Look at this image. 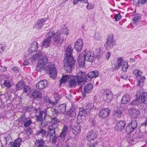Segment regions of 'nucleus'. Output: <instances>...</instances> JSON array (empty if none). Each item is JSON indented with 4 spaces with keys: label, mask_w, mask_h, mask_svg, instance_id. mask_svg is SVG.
<instances>
[{
    "label": "nucleus",
    "mask_w": 147,
    "mask_h": 147,
    "mask_svg": "<svg viewBox=\"0 0 147 147\" xmlns=\"http://www.w3.org/2000/svg\"><path fill=\"white\" fill-rule=\"evenodd\" d=\"M48 61L47 56H44L38 61L36 70L39 72L45 70L46 72L49 74L51 78L54 79L57 76L55 67L54 65L51 63H47Z\"/></svg>",
    "instance_id": "f257e3e1"
},
{
    "label": "nucleus",
    "mask_w": 147,
    "mask_h": 147,
    "mask_svg": "<svg viewBox=\"0 0 147 147\" xmlns=\"http://www.w3.org/2000/svg\"><path fill=\"white\" fill-rule=\"evenodd\" d=\"M72 47L69 45L66 50V59L64 64V68L68 73H70L75 63L72 55Z\"/></svg>",
    "instance_id": "f03ea898"
},
{
    "label": "nucleus",
    "mask_w": 147,
    "mask_h": 147,
    "mask_svg": "<svg viewBox=\"0 0 147 147\" xmlns=\"http://www.w3.org/2000/svg\"><path fill=\"white\" fill-rule=\"evenodd\" d=\"M83 72L81 71L77 74V82L76 80V78L73 77L71 78L69 80V87L74 88L76 87L77 83L78 85L80 86L82 90V86L83 84Z\"/></svg>",
    "instance_id": "7ed1b4c3"
},
{
    "label": "nucleus",
    "mask_w": 147,
    "mask_h": 147,
    "mask_svg": "<svg viewBox=\"0 0 147 147\" xmlns=\"http://www.w3.org/2000/svg\"><path fill=\"white\" fill-rule=\"evenodd\" d=\"M57 125H49L48 127V129L49 132L47 134L46 137L49 136V140L53 143L56 142V138L55 137V129L57 128Z\"/></svg>",
    "instance_id": "20e7f679"
},
{
    "label": "nucleus",
    "mask_w": 147,
    "mask_h": 147,
    "mask_svg": "<svg viewBox=\"0 0 147 147\" xmlns=\"http://www.w3.org/2000/svg\"><path fill=\"white\" fill-rule=\"evenodd\" d=\"M113 35L112 34H109L107 36V41L104 45L106 50H110L114 46L115 42L113 39Z\"/></svg>",
    "instance_id": "39448f33"
},
{
    "label": "nucleus",
    "mask_w": 147,
    "mask_h": 147,
    "mask_svg": "<svg viewBox=\"0 0 147 147\" xmlns=\"http://www.w3.org/2000/svg\"><path fill=\"white\" fill-rule=\"evenodd\" d=\"M53 32L52 31H49L46 34L45 38L44 40L42 46L44 48H47L50 46L51 42V38L53 35Z\"/></svg>",
    "instance_id": "423d86ee"
},
{
    "label": "nucleus",
    "mask_w": 147,
    "mask_h": 147,
    "mask_svg": "<svg viewBox=\"0 0 147 147\" xmlns=\"http://www.w3.org/2000/svg\"><path fill=\"white\" fill-rule=\"evenodd\" d=\"M50 31H52L53 32V35L52 36L53 37V40L57 44L60 45L62 43L64 38H63V36H61V33L59 32H57L55 33V32L52 30H51Z\"/></svg>",
    "instance_id": "0eeeda50"
},
{
    "label": "nucleus",
    "mask_w": 147,
    "mask_h": 147,
    "mask_svg": "<svg viewBox=\"0 0 147 147\" xmlns=\"http://www.w3.org/2000/svg\"><path fill=\"white\" fill-rule=\"evenodd\" d=\"M103 98L105 102L107 103L110 102L113 98L111 91L108 89L104 90L103 93Z\"/></svg>",
    "instance_id": "6e6552de"
},
{
    "label": "nucleus",
    "mask_w": 147,
    "mask_h": 147,
    "mask_svg": "<svg viewBox=\"0 0 147 147\" xmlns=\"http://www.w3.org/2000/svg\"><path fill=\"white\" fill-rule=\"evenodd\" d=\"M137 98L141 97V101L145 104H147V92H143L142 90H138L136 93Z\"/></svg>",
    "instance_id": "1a4fd4ad"
},
{
    "label": "nucleus",
    "mask_w": 147,
    "mask_h": 147,
    "mask_svg": "<svg viewBox=\"0 0 147 147\" xmlns=\"http://www.w3.org/2000/svg\"><path fill=\"white\" fill-rule=\"evenodd\" d=\"M137 123L136 120H133L130 123L126 128V131L128 134L132 132L136 127Z\"/></svg>",
    "instance_id": "9d476101"
},
{
    "label": "nucleus",
    "mask_w": 147,
    "mask_h": 147,
    "mask_svg": "<svg viewBox=\"0 0 147 147\" xmlns=\"http://www.w3.org/2000/svg\"><path fill=\"white\" fill-rule=\"evenodd\" d=\"M49 22L46 19L42 18L37 20L34 28L37 29L38 30L40 29L43 26V24H48Z\"/></svg>",
    "instance_id": "9b49d317"
},
{
    "label": "nucleus",
    "mask_w": 147,
    "mask_h": 147,
    "mask_svg": "<svg viewBox=\"0 0 147 147\" xmlns=\"http://www.w3.org/2000/svg\"><path fill=\"white\" fill-rule=\"evenodd\" d=\"M44 56H46L42 53L41 51H38L34 55L30 56L31 57H30V59L31 62H33L36 61H37L42 59L43 57H44Z\"/></svg>",
    "instance_id": "f8f14e48"
},
{
    "label": "nucleus",
    "mask_w": 147,
    "mask_h": 147,
    "mask_svg": "<svg viewBox=\"0 0 147 147\" xmlns=\"http://www.w3.org/2000/svg\"><path fill=\"white\" fill-rule=\"evenodd\" d=\"M85 54H83V57H84L85 61L91 62L94 59V56L93 55V53H91L90 51H84Z\"/></svg>",
    "instance_id": "ddd939ff"
},
{
    "label": "nucleus",
    "mask_w": 147,
    "mask_h": 147,
    "mask_svg": "<svg viewBox=\"0 0 147 147\" xmlns=\"http://www.w3.org/2000/svg\"><path fill=\"white\" fill-rule=\"evenodd\" d=\"M110 112L109 109L104 108L99 111V117L102 119L105 118L109 115Z\"/></svg>",
    "instance_id": "4468645a"
},
{
    "label": "nucleus",
    "mask_w": 147,
    "mask_h": 147,
    "mask_svg": "<svg viewBox=\"0 0 147 147\" xmlns=\"http://www.w3.org/2000/svg\"><path fill=\"white\" fill-rule=\"evenodd\" d=\"M31 95L35 100H39L42 98V94L41 91L34 89L31 93Z\"/></svg>",
    "instance_id": "2eb2a0df"
},
{
    "label": "nucleus",
    "mask_w": 147,
    "mask_h": 147,
    "mask_svg": "<svg viewBox=\"0 0 147 147\" xmlns=\"http://www.w3.org/2000/svg\"><path fill=\"white\" fill-rule=\"evenodd\" d=\"M97 136V132L96 130L94 129L88 132L86 138L89 141L93 140L96 138Z\"/></svg>",
    "instance_id": "dca6fc26"
},
{
    "label": "nucleus",
    "mask_w": 147,
    "mask_h": 147,
    "mask_svg": "<svg viewBox=\"0 0 147 147\" xmlns=\"http://www.w3.org/2000/svg\"><path fill=\"white\" fill-rule=\"evenodd\" d=\"M94 105V103L92 102L88 103L85 106L84 108H83V116L86 117L88 116V113L92 108Z\"/></svg>",
    "instance_id": "f3484780"
},
{
    "label": "nucleus",
    "mask_w": 147,
    "mask_h": 147,
    "mask_svg": "<svg viewBox=\"0 0 147 147\" xmlns=\"http://www.w3.org/2000/svg\"><path fill=\"white\" fill-rule=\"evenodd\" d=\"M38 47V44L37 41H35L30 45L28 51L29 53L32 54L36 51Z\"/></svg>",
    "instance_id": "a211bd4d"
},
{
    "label": "nucleus",
    "mask_w": 147,
    "mask_h": 147,
    "mask_svg": "<svg viewBox=\"0 0 147 147\" xmlns=\"http://www.w3.org/2000/svg\"><path fill=\"white\" fill-rule=\"evenodd\" d=\"M20 119L21 121L24 123V125L25 128L29 126L32 122L31 119L28 117L27 118L25 115L21 117Z\"/></svg>",
    "instance_id": "6ab92c4d"
},
{
    "label": "nucleus",
    "mask_w": 147,
    "mask_h": 147,
    "mask_svg": "<svg viewBox=\"0 0 147 147\" xmlns=\"http://www.w3.org/2000/svg\"><path fill=\"white\" fill-rule=\"evenodd\" d=\"M125 123L123 121H120L117 123L115 128L118 132H119L124 129L125 128Z\"/></svg>",
    "instance_id": "aec40b11"
},
{
    "label": "nucleus",
    "mask_w": 147,
    "mask_h": 147,
    "mask_svg": "<svg viewBox=\"0 0 147 147\" xmlns=\"http://www.w3.org/2000/svg\"><path fill=\"white\" fill-rule=\"evenodd\" d=\"M83 45L82 39H78L74 45V48L77 52H80L82 50Z\"/></svg>",
    "instance_id": "412c9836"
},
{
    "label": "nucleus",
    "mask_w": 147,
    "mask_h": 147,
    "mask_svg": "<svg viewBox=\"0 0 147 147\" xmlns=\"http://www.w3.org/2000/svg\"><path fill=\"white\" fill-rule=\"evenodd\" d=\"M93 88L92 84L88 83L85 86L84 89L83 93V98L86 96V94L90 92Z\"/></svg>",
    "instance_id": "4be33fe9"
},
{
    "label": "nucleus",
    "mask_w": 147,
    "mask_h": 147,
    "mask_svg": "<svg viewBox=\"0 0 147 147\" xmlns=\"http://www.w3.org/2000/svg\"><path fill=\"white\" fill-rule=\"evenodd\" d=\"M47 115V111L46 109L40 111L36 117L37 121H41L45 119Z\"/></svg>",
    "instance_id": "5701e85b"
},
{
    "label": "nucleus",
    "mask_w": 147,
    "mask_h": 147,
    "mask_svg": "<svg viewBox=\"0 0 147 147\" xmlns=\"http://www.w3.org/2000/svg\"><path fill=\"white\" fill-rule=\"evenodd\" d=\"M47 82L46 80H43L39 81L36 85V88L39 89H42L47 87Z\"/></svg>",
    "instance_id": "b1692460"
},
{
    "label": "nucleus",
    "mask_w": 147,
    "mask_h": 147,
    "mask_svg": "<svg viewBox=\"0 0 147 147\" xmlns=\"http://www.w3.org/2000/svg\"><path fill=\"white\" fill-rule=\"evenodd\" d=\"M141 16L140 15L136 14L132 18V21L131 22V24L133 27H135L138 23L139 21L140 20Z\"/></svg>",
    "instance_id": "393cba45"
},
{
    "label": "nucleus",
    "mask_w": 147,
    "mask_h": 147,
    "mask_svg": "<svg viewBox=\"0 0 147 147\" xmlns=\"http://www.w3.org/2000/svg\"><path fill=\"white\" fill-rule=\"evenodd\" d=\"M141 16L140 15L136 14L132 18V21L131 22V24L133 27H135L138 23L139 21L140 20Z\"/></svg>",
    "instance_id": "a878e982"
},
{
    "label": "nucleus",
    "mask_w": 147,
    "mask_h": 147,
    "mask_svg": "<svg viewBox=\"0 0 147 147\" xmlns=\"http://www.w3.org/2000/svg\"><path fill=\"white\" fill-rule=\"evenodd\" d=\"M129 112L131 116L133 118H136L140 114V112L138 109L132 108L129 110Z\"/></svg>",
    "instance_id": "bb28decb"
},
{
    "label": "nucleus",
    "mask_w": 147,
    "mask_h": 147,
    "mask_svg": "<svg viewBox=\"0 0 147 147\" xmlns=\"http://www.w3.org/2000/svg\"><path fill=\"white\" fill-rule=\"evenodd\" d=\"M68 128V127L67 126L64 125L59 136V137L60 138L63 140L65 139V137L67 135Z\"/></svg>",
    "instance_id": "cd10ccee"
},
{
    "label": "nucleus",
    "mask_w": 147,
    "mask_h": 147,
    "mask_svg": "<svg viewBox=\"0 0 147 147\" xmlns=\"http://www.w3.org/2000/svg\"><path fill=\"white\" fill-rule=\"evenodd\" d=\"M131 98V96L130 95L126 94L124 95L121 99V104H127L130 100Z\"/></svg>",
    "instance_id": "c85d7f7f"
},
{
    "label": "nucleus",
    "mask_w": 147,
    "mask_h": 147,
    "mask_svg": "<svg viewBox=\"0 0 147 147\" xmlns=\"http://www.w3.org/2000/svg\"><path fill=\"white\" fill-rule=\"evenodd\" d=\"M93 55L94 56V57H95L97 59H99L101 57L102 53L101 52L100 49V48H98L96 49L94 52L93 53Z\"/></svg>",
    "instance_id": "c756f323"
},
{
    "label": "nucleus",
    "mask_w": 147,
    "mask_h": 147,
    "mask_svg": "<svg viewBox=\"0 0 147 147\" xmlns=\"http://www.w3.org/2000/svg\"><path fill=\"white\" fill-rule=\"evenodd\" d=\"M22 141L21 138H17L14 142L11 143V147H20Z\"/></svg>",
    "instance_id": "7c9ffc66"
},
{
    "label": "nucleus",
    "mask_w": 147,
    "mask_h": 147,
    "mask_svg": "<svg viewBox=\"0 0 147 147\" xmlns=\"http://www.w3.org/2000/svg\"><path fill=\"white\" fill-rule=\"evenodd\" d=\"M36 146L37 147H47L44 145L45 142L42 139L36 140L35 143Z\"/></svg>",
    "instance_id": "2f4dec72"
},
{
    "label": "nucleus",
    "mask_w": 147,
    "mask_h": 147,
    "mask_svg": "<svg viewBox=\"0 0 147 147\" xmlns=\"http://www.w3.org/2000/svg\"><path fill=\"white\" fill-rule=\"evenodd\" d=\"M87 74L90 77L91 79L92 78H95L98 76V71L97 70H95L90 71Z\"/></svg>",
    "instance_id": "473e14b6"
},
{
    "label": "nucleus",
    "mask_w": 147,
    "mask_h": 147,
    "mask_svg": "<svg viewBox=\"0 0 147 147\" xmlns=\"http://www.w3.org/2000/svg\"><path fill=\"white\" fill-rule=\"evenodd\" d=\"M141 103L140 98H137L135 100H134L133 101H131L130 105L133 106H138Z\"/></svg>",
    "instance_id": "72a5a7b5"
},
{
    "label": "nucleus",
    "mask_w": 147,
    "mask_h": 147,
    "mask_svg": "<svg viewBox=\"0 0 147 147\" xmlns=\"http://www.w3.org/2000/svg\"><path fill=\"white\" fill-rule=\"evenodd\" d=\"M66 107L65 105L62 104L61 105L58 109L59 112L60 113L64 114L66 111Z\"/></svg>",
    "instance_id": "f704fd0d"
},
{
    "label": "nucleus",
    "mask_w": 147,
    "mask_h": 147,
    "mask_svg": "<svg viewBox=\"0 0 147 147\" xmlns=\"http://www.w3.org/2000/svg\"><path fill=\"white\" fill-rule=\"evenodd\" d=\"M47 132L46 130L44 129H41L37 131V135L43 138L45 137L46 135Z\"/></svg>",
    "instance_id": "c9c22d12"
},
{
    "label": "nucleus",
    "mask_w": 147,
    "mask_h": 147,
    "mask_svg": "<svg viewBox=\"0 0 147 147\" xmlns=\"http://www.w3.org/2000/svg\"><path fill=\"white\" fill-rule=\"evenodd\" d=\"M67 114L71 117H75L76 115V111L73 108L69 109L67 112Z\"/></svg>",
    "instance_id": "e433bc0d"
},
{
    "label": "nucleus",
    "mask_w": 147,
    "mask_h": 147,
    "mask_svg": "<svg viewBox=\"0 0 147 147\" xmlns=\"http://www.w3.org/2000/svg\"><path fill=\"white\" fill-rule=\"evenodd\" d=\"M82 116L83 110H81L79 111L77 118V122L78 123H80L82 121Z\"/></svg>",
    "instance_id": "4c0bfd02"
},
{
    "label": "nucleus",
    "mask_w": 147,
    "mask_h": 147,
    "mask_svg": "<svg viewBox=\"0 0 147 147\" xmlns=\"http://www.w3.org/2000/svg\"><path fill=\"white\" fill-rule=\"evenodd\" d=\"M24 83L21 80L17 84L16 89L17 90H20L22 88H24Z\"/></svg>",
    "instance_id": "58836bf2"
},
{
    "label": "nucleus",
    "mask_w": 147,
    "mask_h": 147,
    "mask_svg": "<svg viewBox=\"0 0 147 147\" xmlns=\"http://www.w3.org/2000/svg\"><path fill=\"white\" fill-rule=\"evenodd\" d=\"M78 61L79 67L82 68L83 66V54L82 53L79 54Z\"/></svg>",
    "instance_id": "ea45409f"
},
{
    "label": "nucleus",
    "mask_w": 147,
    "mask_h": 147,
    "mask_svg": "<svg viewBox=\"0 0 147 147\" xmlns=\"http://www.w3.org/2000/svg\"><path fill=\"white\" fill-rule=\"evenodd\" d=\"M62 34L63 36V38H66L68 34V30L67 28L64 26L62 30Z\"/></svg>",
    "instance_id": "a19ab883"
},
{
    "label": "nucleus",
    "mask_w": 147,
    "mask_h": 147,
    "mask_svg": "<svg viewBox=\"0 0 147 147\" xmlns=\"http://www.w3.org/2000/svg\"><path fill=\"white\" fill-rule=\"evenodd\" d=\"M30 57H31L29 54H27L25 55V58L23 63L24 66L27 65L28 64V61L30 60Z\"/></svg>",
    "instance_id": "79ce46f5"
},
{
    "label": "nucleus",
    "mask_w": 147,
    "mask_h": 147,
    "mask_svg": "<svg viewBox=\"0 0 147 147\" xmlns=\"http://www.w3.org/2000/svg\"><path fill=\"white\" fill-rule=\"evenodd\" d=\"M70 78V76L68 75H63V77L61 79L60 84L65 82L67 80H68Z\"/></svg>",
    "instance_id": "37998d69"
},
{
    "label": "nucleus",
    "mask_w": 147,
    "mask_h": 147,
    "mask_svg": "<svg viewBox=\"0 0 147 147\" xmlns=\"http://www.w3.org/2000/svg\"><path fill=\"white\" fill-rule=\"evenodd\" d=\"M6 47V44L5 42H2L0 44V53L4 51Z\"/></svg>",
    "instance_id": "c03bdc74"
},
{
    "label": "nucleus",
    "mask_w": 147,
    "mask_h": 147,
    "mask_svg": "<svg viewBox=\"0 0 147 147\" xmlns=\"http://www.w3.org/2000/svg\"><path fill=\"white\" fill-rule=\"evenodd\" d=\"M91 79L90 77L88 75H87V74L83 72V82H87Z\"/></svg>",
    "instance_id": "a18cd8bd"
},
{
    "label": "nucleus",
    "mask_w": 147,
    "mask_h": 147,
    "mask_svg": "<svg viewBox=\"0 0 147 147\" xmlns=\"http://www.w3.org/2000/svg\"><path fill=\"white\" fill-rule=\"evenodd\" d=\"M4 82L3 83L4 86L8 88H10L12 86V84L10 81L8 80H4Z\"/></svg>",
    "instance_id": "49530a36"
},
{
    "label": "nucleus",
    "mask_w": 147,
    "mask_h": 147,
    "mask_svg": "<svg viewBox=\"0 0 147 147\" xmlns=\"http://www.w3.org/2000/svg\"><path fill=\"white\" fill-rule=\"evenodd\" d=\"M60 121L56 117L52 118L51 120V123L52 125H57V124Z\"/></svg>",
    "instance_id": "de8ad7c7"
},
{
    "label": "nucleus",
    "mask_w": 147,
    "mask_h": 147,
    "mask_svg": "<svg viewBox=\"0 0 147 147\" xmlns=\"http://www.w3.org/2000/svg\"><path fill=\"white\" fill-rule=\"evenodd\" d=\"M101 37L100 34L98 32H96L95 33L94 38L96 40H99L101 39Z\"/></svg>",
    "instance_id": "09e8293b"
},
{
    "label": "nucleus",
    "mask_w": 147,
    "mask_h": 147,
    "mask_svg": "<svg viewBox=\"0 0 147 147\" xmlns=\"http://www.w3.org/2000/svg\"><path fill=\"white\" fill-rule=\"evenodd\" d=\"M23 91L24 92H26V93L28 94L31 92V90L29 86H25L24 87Z\"/></svg>",
    "instance_id": "8fccbe9b"
},
{
    "label": "nucleus",
    "mask_w": 147,
    "mask_h": 147,
    "mask_svg": "<svg viewBox=\"0 0 147 147\" xmlns=\"http://www.w3.org/2000/svg\"><path fill=\"white\" fill-rule=\"evenodd\" d=\"M121 111H121L119 110H117L115 111L114 112V115L115 116H117L118 117H120L121 116Z\"/></svg>",
    "instance_id": "3c124183"
},
{
    "label": "nucleus",
    "mask_w": 147,
    "mask_h": 147,
    "mask_svg": "<svg viewBox=\"0 0 147 147\" xmlns=\"http://www.w3.org/2000/svg\"><path fill=\"white\" fill-rule=\"evenodd\" d=\"M128 66V65L127 63L126 62H124L122 69V70L124 72L126 71L127 69Z\"/></svg>",
    "instance_id": "603ef678"
},
{
    "label": "nucleus",
    "mask_w": 147,
    "mask_h": 147,
    "mask_svg": "<svg viewBox=\"0 0 147 147\" xmlns=\"http://www.w3.org/2000/svg\"><path fill=\"white\" fill-rule=\"evenodd\" d=\"M133 74L135 75L138 76L141 74H142V72L138 69H136L134 71Z\"/></svg>",
    "instance_id": "864d4df0"
},
{
    "label": "nucleus",
    "mask_w": 147,
    "mask_h": 147,
    "mask_svg": "<svg viewBox=\"0 0 147 147\" xmlns=\"http://www.w3.org/2000/svg\"><path fill=\"white\" fill-rule=\"evenodd\" d=\"M41 121V126L42 127H45L47 125L48 122L45 119H42Z\"/></svg>",
    "instance_id": "5fc2aeb1"
},
{
    "label": "nucleus",
    "mask_w": 147,
    "mask_h": 147,
    "mask_svg": "<svg viewBox=\"0 0 147 147\" xmlns=\"http://www.w3.org/2000/svg\"><path fill=\"white\" fill-rule=\"evenodd\" d=\"M123 62V58L122 57H119L117 58V64L121 66Z\"/></svg>",
    "instance_id": "6e6d98bb"
},
{
    "label": "nucleus",
    "mask_w": 147,
    "mask_h": 147,
    "mask_svg": "<svg viewBox=\"0 0 147 147\" xmlns=\"http://www.w3.org/2000/svg\"><path fill=\"white\" fill-rule=\"evenodd\" d=\"M25 110L27 111L30 112L34 110V109L32 106H26L25 108Z\"/></svg>",
    "instance_id": "4d7b16f0"
},
{
    "label": "nucleus",
    "mask_w": 147,
    "mask_h": 147,
    "mask_svg": "<svg viewBox=\"0 0 147 147\" xmlns=\"http://www.w3.org/2000/svg\"><path fill=\"white\" fill-rule=\"evenodd\" d=\"M94 7L93 4L91 3H88L87 5L86 6V7L87 9L88 10H90L92 9Z\"/></svg>",
    "instance_id": "13d9d810"
},
{
    "label": "nucleus",
    "mask_w": 147,
    "mask_h": 147,
    "mask_svg": "<svg viewBox=\"0 0 147 147\" xmlns=\"http://www.w3.org/2000/svg\"><path fill=\"white\" fill-rule=\"evenodd\" d=\"M121 18V16L120 14L119 13L116 15L115 17H114L115 20L116 21H118Z\"/></svg>",
    "instance_id": "bf43d9fd"
},
{
    "label": "nucleus",
    "mask_w": 147,
    "mask_h": 147,
    "mask_svg": "<svg viewBox=\"0 0 147 147\" xmlns=\"http://www.w3.org/2000/svg\"><path fill=\"white\" fill-rule=\"evenodd\" d=\"M136 77L138 78V80L140 82L142 81L144 82V81L145 79L144 77L141 76V75L138 76H137Z\"/></svg>",
    "instance_id": "052dcab7"
},
{
    "label": "nucleus",
    "mask_w": 147,
    "mask_h": 147,
    "mask_svg": "<svg viewBox=\"0 0 147 147\" xmlns=\"http://www.w3.org/2000/svg\"><path fill=\"white\" fill-rule=\"evenodd\" d=\"M98 143L97 141H96L95 142L93 141H91L89 143L90 146L91 147H94Z\"/></svg>",
    "instance_id": "680f3d73"
},
{
    "label": "nucleus",
    "mask_w": 147,
    "mask_h": 147,
    "mask_svg": "<svg viewBox=\"0 0 147 147\" xmlns=\"http://www.w3.org/2000/svg\"><path fill=\"white\" fill-rule=\"evenodd\" d=\"M0 140L2 144V142L5 144V145H6V138L5 136H3L2 137H0Z\"/></svg>",
    "instance_id": "e2e57ef3"
},
{
    "label": "nucleus",
    "mask_w": 147,
    "mask_h": 147,
    "mask_svg": "<svg viewBox=\"0 0 147 147\" xmlns=\"http://www.w3.org/2000/svg\"><path fill=\"white\" fill-rule=\"evenodd\" d=\"M144 84V82L142 81H137V87H142Z\"/></svg>",
    "instance_id": "0e129e2a"
},
{
    "label": "nucleus",
    "mask_w": 147,
    "mask_h": 147,
    "mask_svg": "<svg viewBox=\"0 0 147 147\" xmlns=\"http://www.w3.org/2000/svg\"><path fill=\"white\" fill-rule=\"evenodd\" d=\"M73 128L75 129L76 131L78 132H79V133L81 131V129H80V126L78 125H77L74 127H73Z\"/></svg>",
    "instance_id": "69168bd1"
},
{
    "label": "nucleus",
    "mask_w": 147,
    "mask_h": 147,
    "mask_svg": "<svg viewBox=\"0 0 147 147\" xmlns=\"http://www.w3.org/2000/svg\"><path fill=\"white\" fill-rule=\"evenodd\" d=\"M70 128L72 130V131L73 134L76 135L78 134L79 133L76 131L73 128V127L71 126H70Z\"/></svg>",
    "instance_id": "338daca9"
},
{
    "label": "nucleus",
    "mask_w": 147,
    "mask_h": 147,
    "mask_svg": "<svg viewBox=\"0 0 147 147\" xmlns=\"http://www.w3.org/2000/svg\"><path fill=\"white\" fill-rule=\"evenodd\" d=\"M12 70L15 73H17L19 71V69L18 67H14L12 69Z\"/></svg>",
    "instance_id": "774afa93"
}]
</instances>
